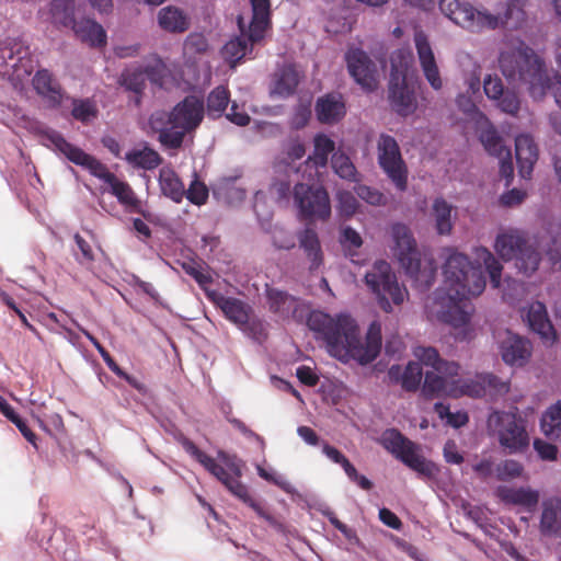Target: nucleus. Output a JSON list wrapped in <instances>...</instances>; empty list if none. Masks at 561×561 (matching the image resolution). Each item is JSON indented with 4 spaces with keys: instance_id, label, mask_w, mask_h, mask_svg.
Wrapping results in <instances>:
<instances>
[{
    "instance_id": "obj_1",
    "label": "nucleus",
    "mask_w": 561,
    "mask_h": 561,
    "mask_svg": "<svg viewBox=\"0 0 561 561\" xmlns=\"http://www.w3.org/2000/svg\"><path fill=\"white\" fill-rule=\"evenodd\" d=\"M443 267L444 283L425 301V313L430 321L446 323L461 329L467 339L470 318L473 311L470 297L479 296L486 282L480 266H474L469 257L455 249L445 250Z\"/></svg>"
},
{
    "instance_id": "obj_2",
    "label": "nucleus",
    "mask_w": 561,
    "mask_h": 561,
    "mask_svg": "<svg viewBox=\"0 0 561 561\" xmlns=\"http://www.w3.org/2000/svg\"><path fill=\"white\" fill-rule=\"evenodd\" d=\"M308 327L325 343L329 354L343 363L351 359L359 364L373 362L381 348V327L370 323L365 340L362 339L356 320L346 312L331 316L322 311H312L308 317Z\"/></svg>"
},
{
    "instance_id": "obj_3",
    "label": "nucleus",
    "mask_w": 561,
    "mask_h": 561,
    "mask_svg": "<svg viewBox=\"0 0 561 561\" xmlns=\"http://www.w3.org/2000/svg\"><path fill=\"white\" fill-rule=\"evenodd\" d=\"M556 73H549L545 61L519 38L503 41L499 53V68L510 83L525 85L529 96L542 100L553 89L556 103L561 107V47L556 53Z\"/></svg>"
},
{
    "instance_id": "obj_4",
    "label": "nucleus",
    "mask_w": 561,
    "mask_h": 561,
    "mask_svg": "<svg viewBox=\"0 0 561 561\" xmlns=\"http://www.w3.org/2000/svg\"><path fill=\"white\" fill-rule=\"evenodd\" d=\"M439 9L450 21L470 32L518 28L526 18L520 0H505L494 12L478 10L470 2L459 0H439Z\"/></svg>"
},
{
    "instance_id": "obj_5",
    "label": "nucleus",
    "mask_w": 561,
    "mask_h": 561,
    "mask_svg": "<svg viewBox=\"0 0 561 561\" xmlns=\"http://www.w3.org/2000/svg\"><path fill=\"white\" fill-rule=\"evenodd\" d=\"M182 446L187 454L194 457L209 473L216 477L234 496L250 506L259 516L266 520L271 517L263 507L251 497L248 488L241 483L243 462L236 456L224 450L213 458L202 451L193 442L184 439Z\"/></svg>"
},
{
    "instance_id": "obj_6",
    "label": "nucleus",
    "mask_w": 561,
    "mask_h": 561,
    "mask_svg": "<svg viewBox=\"0 0 561 561\" xmlns=\"http://www.w3.org/2000/svg\"><path fill=\"white\" fill-rule=\"evenodd\" d=\"M204 117V103L187 96L171 113L156 111L149 118V127L159 134V141L172 149L181 147L184 136L197 128Z\"/></svg>"
},
{
    "instance_id": "obj_7",
    "label": "nucleus",
    "mask_w": 561,
    "mask_h": 561,
    "mask_svg": "<svg viewBox=\"0 0 561 561\" xmlns=\"http://www.w3.org/2000/svg\"><path fill=\"white\" fill-rule=\"evenodd\" d=\"M15 116L18 124L30 133L39 136L42 144L47 148L62 153L69 161L83 167L93 176L102 180L106 184L114 180L115 174L111 173L104 164L80 148L68 142L60 133L48 128L35 118L28 117L20 112H18Z\"/></svg>"
},
{
    "instance_id": "obj_8",
    "label": "nucleus",
    "mask_w": 561,
    "mask_h": 561,
    "mask_svg": "<svg viewBox=\"0 0 561 561\" xmlns=\"http://www.w3.org/2000/svg\"><path fill=\"white\" fill-rule=\"evenodd\" d=\"M541 238L530 240L519 229L510 228L497 233L494 250L503 261L515 262L516 270L525 276L536 273L541 262Z\"/></svg>"
},
{
    "instance_id": "obj_9",
    "label": "nucleus",
    "mask_w": 561,
    "mask_h": 561,
    "mask_svg": "<svg viewBox=\"0 0 561 561\" xmlns=\"http://www.w3.org/2000/svg\"><path fill=\"white\" fill-rule=\"evenodd\" d=\"M389 101L401 116H408L417 107L415 84L412 81L413 55L407 47L394 50L390 56Z\"/></svg>"
},
{
    "instance_id": "obj_10",
    "label": "nucleus",
    "mask_w": 561,
    "mask_h": 561,
    "mask_svg": "<svg viewBox=\"0 0 561 561\" xmlns=\"http://www.w3.org/2000/svg\"><path fill=\"white\" fill-rule=\"evenodd\" d=\"M393 256L398 260L405 274L409 275L420 289H427L434 282L436 266L431 261L421 267V254L410 229L402 224L391 227Z\"/></svg>"
},
{
    "instance_id": "obj_11",
    "label": "nucleus",
    "mask_w": 561,
    "mask_h": 561,
    "mask_svg": "<svg viewBox=\"0 0 561 561\" xmlns=\"http://www.w3.org/2000/svg\"><path fill=\"white\" fill-rule=\"evenodd\" d=\"M51 20L55 24L70 26L78 39L91 47H102L107 35L101 24L91 19L75 20V0H53Z\"/></svg>"
},
{
    "instance_id": "obj_12",
    "label": "nucleus",
    "mask_w": 561,
    "mask_h": 561,
    "mask_svg": "<svg viewBox=\"0 0 561 561\" xmlns=\"http://www.w3.org/2000/svg\"><path fill=\"white\" fill-rule=\"evenodd\" d=\"M380 442L389 453L419 476L432 479L437 474L438 469L436 465L422 455L421 447L404 437L397 430L385 431Z\"/></svg>"
},
{
    "instance_id": "obj_13",
    "label": "nucleus",
    "mask_w": 561,
    "mask_h": 561,
    "mask_svg": "<svg viewBox=\"0 0 561 561\" xmlns=\"http://www.w3.org/2000/svg\"><path fill=\"white\" fill-rule=\"evenodd\" d=\"M365 280L386 312L392 311V304L399 306L407 298L405 288L399 285L387 261H376L371 270L366 273Z\"/></svg>"
},
{
    "instance_id": "obj_14",
    "label": "nucleus",
    "mask_w": 561,
    "mask_h": 561,
    "mask_svg": "<svg viewBox=\"0 0 561 561\" xmlns=\"http://www.w3.org/2000/svg\"><path fill=\"white\" fill-rule=\"evenodd\" d=\"M488 430L496 436L502 447L511 454L523 451L529 445V436L522 417L512 412L493 411L488 417Z\"/></svg>"
},
{
    "instance_id": "obj_15",
    "label": "nucleus",
    "mask_w": 561,
    "mask_h": 561,
    "mask_svg": "<svg viewBox=\"0 0 561 561\" xmlns=\"http://www.w3.org/2000/svg\"><path fill=\"white\" fill-rule=\"evenodd\" d=\"M314 182L308 180L293 182L294 204L302 218L327 220L331 216L329 195L323 187L314 186Z\"/></svg>"
},
{
    "instance_id": "obj_16",
    "label": "nucleus",
    "mask_w": 561,
    "mask_h": 561,
    "mask_svg": "<svg viewBox=\"0 0 561 561\" xmlns=\"http://www.w3.org/2000/svg\"><path fill=\"white\" fill-rule=\"evenodd\" d=\"M306 154V147L299 140H290L283 152V157L277 165L278 170L287 176L286 181L279 180L272 184L271 193L275 195L278 202H288L293 182L304 180V162L297 165Z\"/></svg>"
},
{
    "instance_id": "obj_17",
    "label": "nucleus",
    "mask_w": 561,
    "mask_h": 561,
    "mask_svg": "<svg viewBox=\"0 0 561 561\" xmlns=\"http://www.w3.org/2000/svg\"><path fill=\"white\" fill-rule=\"evenodd\" d=\"M378 163L387 176L400 191L407 188L408 169L402 159L397 140L381 134L377 140Z\"/></svg>"
},
{
    "instance_id": "obj_18",
    "label": "nucleus",
    "mask_w": 561,
    "mask_h": 561,
    "mask_svg": "<svg viewBox=\"0 0 561 561\" xmlns=\"http://www.w3.org/2000/svg\"><path fill=\"white\" fill-rule=\"evenodd\" d=\"M481 121L483 129L480 134V140L490 154L499 158L500 173L502 178L506 180V184L508 185L513 179L514 172L511 150L503 145L502 138L499 136L490 121L486 117H483Z\"/></svg>"
},
{
    "instance_id": "obj_19",
    "label": "nucleus",
    "mask_w": 561,
    "mask_h": 561,
    "mask_svg": "<svg viewBox=\"0 0 561 561\" xmlns=\"http://www.w3.org/2000/svg\"><path fill=\"white\" fill-rule=\"evenodd\" d=\"M483 91L486 98L501 112L516 116L520 110V98L512 89H505L502 79L496 75H488L483 79Z\"/></svg>"
},
{
    "instance_id": "obj_20",
    "label": "nucleus",
    "mask_w": 561,
    "mask_h": 561,
    "mask_svg": "<svg viewBox=\"0 0 561 561\" xmlns=\"http://www.w3.org/2000/svg\"><path fill=\"white\" fill-rule=\"evenodd\" d=\"M497 346L503 362L512 367L526 365L531 356L530 342L508 330L499 334Z\"/></svg>"
},
{
    "instance_id": "obj_21",
    "label": "nucleus",
    "mask_w": 561,
    "mask_h": 561,
    "mask_svg": "<svg viewBox=\"0 0 561 561\" xmlns=\"http://www.w3.org/2000/svg\"><path fill=\"white\" fill-rule=\"evenodd\" d=\"M414 45L424 78L433 90H440L443 88V79L427 35L422 31H416L414 34Z\"/></svg>"
},
{
    "instance_id": "obj_22",
    "label": "nucleus",
    "mask_w": 561,
    "mask_h": 561,
    "mask_svg": "<svg viewBox=\"0 0 561 561\" xmlns=\"http://www.w3.org/2000/svg\"><path fill=\"white\" fill-rule=\"evenodd\" d=\"M345 59L350 75L364 90L376 89L378 83L376 67L365 51L351 48L347 50Z\"/></svg>"
},
{
    "instance_id": "obj_23",
    "label": "nucleus",
    "mask_w": 561,
    "mask_h": 561,
    "mask_svg": "<svg viewBox=\"0 0 561 561\" xmlns=\"http://www.w3.org/2000/svg\"><path fill=\"white\" fill-rule=\"evenodd\" d=\"M165 66L160 59H156L152 65L146 68L130 67L125 69L121 77V84L127 90L139 94L145 88L146 80H150L154 84L162 87V73Z\"/></svg>"
},
{
    "instance_id": "obj_24",
    "label": "nucleus",
    "mask_w": 561,
    "mask_h": 561,
    "mask_svg": "<svg viewBox=\"0 0 561 561\" xmlns=\"http://www.w3.org/2000/svg\"><path fill=\"white\" fill-rule=\"evenodd\" d=\"M313 154L304 161L302 179L308 181H318L320 169L325 168L328 159L335 149V142L325 134H317L313 138Z\"/></svg>"
},
{
    "instance_id": "obj_25",
    "label": "nucleus",
    "mask_w": 561,
    "mask_h": 561,
    "mask_svg": "<svg viewBox=\"0 0 561 561\" xmlns=\"http://www.w3.org/2000/svg\"><path fill=\"white\" fill-rule=\"evenodd\" d=\"M207 297L222 311L229 321L241 329L248 324L251 313V308L248 304L234 297H227L216 290H207Z\"/></svg>"
},
{
    "instance_id": "obj_26",
    "label": "nucleus",
    "mask_w": 561,
    "mask_h": 561,
    "mask_svg": "<svg viewBox=\"0 0 561 561\" xmlns=\"http://www.w3.org/2000/svg\"><path fill=\"white\" fill-rule=\"evenodd\" d=\"M525 320L531 331L537 333L545 344L552 345L554 343L557 332L542 302H531L525 313Z\"/></svg>"
},
{
    "instance_id": "obj_27",
    "label": "nucleus",
    "mask_w": 561,
    "mask_h": 561,
    "mask_svg": "<svg viewBox=\"0 0 561 561\" xmlns=\"http://www.w3.org/2000/svg\"><path fill=\"white\" fill-rule=\"evenodd\" d=\"M495 494L504 504L520 506L527 512H534L540 499L539 491L529 486L499 485Z\"/></svg>"
},
{
    "instance_id": "obj_28",
    "label": "nucleus",
    "mask_w": 561,
    "mask_h": 561,
    "mask_svg": "<svg viewBox=\"0 0 561 561\" xmlns=\"http://www.w3.org/2000/svg\"><path fill=\"white\" fill-rule=\"evenodd\" d=\"M301 81V72L294 65H283L273 75L270 94L277 99L291 96Z\"/></svg>"
},
{
    "instance_id": "obj_29",
    "label": "nucleus",
    "mask_w": 561,
    "mask_h": 561,
    "mask_svg": "<svg viewBox=\"0 0 561 561\" xmlns=\"http://www.w3.org/2000/svg\"><path fill=\"white\" fill-rule=\"evenodd\" d=\"M515 153L519 175L529 179L538 159L537 145L529 134H520L515 138Z\"/></svg>"
},
{
    "instance_id": "obj_30",
    "label": "nucleus",
    "mask_w": 561,
    "mask_h": 561,
    "mask_svg": "<svg viewBox=\"0 0 561 561\" xmlns=\"http://www.w3.org/2000/svg\"><path fill=\"white\" fill-rule=\"evenodd\" d=\"M33 87L36 92L47 102L49 107L57 108L61 105L65 93L51 73L46 70H38L33 78Z\"/></svg>"
},
{
    "instance_id": "obj_31",
    "label": "nucleus",
    "mask_w": 561,
    "mask_h": 561,
    "mask_svg": "<svg viewBox=\"0 0 561 561\" xmlns=\"http://www.w3.org/2000/svg\"><path fill=\"white\" fill-rule=\"evenodd\" d=\"M456 376H447L446 374H436L427 371L425 374L422 393L425 398L435 397H453L457 398L458 391L456 387Z\"/></svg>"
},
{
    "instance_id": "obj_32",
    "label": "nucleus",
    "mask_w": 561,
    "mask_h": 561,
    "mask_svg": "<svg viewBox=\"0 0 561 561\" xmlns=\"http://www.w3.org/2000/svg\"><path fill=\"white\" fill-rule=\"evenodd\" d=\"M413 356L417 359L419 364L432 367L438 374H446L447 376L459 375V365L455 362L443 360L437 350L432 346H415L413 348Z\"/></svg>"
},
{
    "instance_id": "obj_33",
    "label": "nucleus",
    "mask_w": 561,
    "mask_h": 561,
    "mask_svg": "<svg viewBox=\"0 0 561 561\" xmlns=\"http://www.w3.org/2000/svg\"><path fill=\"white\" fill-rule=\"evenodd\" d=\"M317 117L321 123L333 124L341 121L346 113L345 103L339 93H329L316 103Z\"/></svg>"
},
{
    "instance_id": "obj_34",
    "label": "nucleus",
    "mask_w": 561,
    "mask_h": 561,
    "mask_svg": "<svg viewBox=\"0 0 561 561\" xmlns=\"http://www.w3.org/2000/svg\"><path fill=\"white\" fill-rule=\"evenodd\" d=\"M389 379L401 383L407 391L419 389L423 376L422 367L417 362H409L404 369L399 365H393L388 371Z\"/></svg>"
},
{
    "instance_id": "obj_35",
    "label": "nucleus",
    "mask_w": 561,
    "mask_h": 561,
    "mask_svg": "<svg viewBox=\"0 0 561 561\" xmlns=\"http://www.w3.org/2000/svg\"><path fill=\"white\" fill-rule=\"evenodd\" d=\"M561 530V497L551 496L542 502L540 531L546 536L557 535Z\"/></svg>"
},
{
    "instance_id": "obj_36",
    "label": "nucleus",
    "mask_w": 561,
    "mask_h": 561,
    "mask_svg": "<svg viewBox=\"0 0 561 561\" xmlns=\"http://www.w3.org/2000/svg\"><path fill=\"white\" fill-rule=\"evenodd\" d=\"M157 21L160 28L169 33H184L190 27L188 15L174 5L160 9Z\"/></svg>"
},
{
    "instance_id": "obj_37",
    "label": "nucleus",
    "mask_w": 561,
    "mask_h": 561,
    "mask_svg": "<svg viewBox=\"0 0 561 561\" xmlns=\"http://www.w3.org/2000/svg\"><path fill=\"white\" fill-rule=\"evenodd\" d=\"M250 3L253 15L249 25V37L252 42H259L270 24V0H250Z\"/></svg>"
},
{
    "instance_id": "obj_38",
    "label": "nucleus",
    "mask_w": 561,
    "mask_h": 561,
    "mask_svg": "<svg viewBox=\"0 0 561 561\" xmlns=\"http://www.w3.org/2000/svg\"><path fill=\"white\" fill-rule=\"evenodd\" d=\"M238 25L241 31V36L231 38L222 48L224 58L232 67H234L237 61L247 56V54L251 50V45L255 43L250 39L249 34L245 36L244 22L242 16L238 18Z\"/></svg>"
},
{
    "instance_id": "obj_39",
    "label": "nucleus",
    "mask_w": 561,
    "mask_h": 561,
    "mask_svg": "<svg viewBox=\"0 0 561 561\" xmlns=\"http://www.w3.org/2000/svg\"><path fill=\"white\" fill-rule=\"evenodd\" d=\"M298 241L310 262V271L318 270L322 265L323 254L317 232L311 228H306L298 234Z\"/></svg>"
},
{
    "instance_id": "obj_40",
    "label": "nucleus",
    "mask_w": 561,
    "mask_h": 561,
    "mask_svg": "<svg viewBox=\"0 0 561 561\" xmlns=\"http://www.w3.org/2000/svg\"><path fill=\"white\" fill-rule=\"evenodd\" d=\"M159 186L162 194L175 203L182 202L185 187L175 171L170 167H163L159 171Z\"/></svg>"
},
{
    "instance_id": "obj_41",
    "label": "nucleus",
    "mask_w": 561,
    "mask_h": 561,
    "mask_svg": "<svg viewBox=\"0 0 561 561\" xmlns=\"http://www.w3.org/2000/svg\"><path fill=\"white\" fill-rule=\"evenodd\" d=\"M267 299L271 310L282 318L294 316L297 311V299L285 291L270 288L267 289Z\"/></svg>"
},
{
    "instance_id": "obj_42",
    "label": "nucleus",
    "mask_w": 561,
    "mask_h": 561,
    "mask_svg": "<svg viewBox=\"0 0 561 561\" xmlns=\"http://www.w3.org/2000/svg\"><path fill=\"white\" fill-rule=\"evenodd\" d=\"M125 159L134 168L142 170H152L161 163L159 153L148 147L129 150Z\"/></svg>"
},
{
    "instance_id": "obj_43",
    "label": "nucleus",
    "mask_w": 561,
    "mask_h": 561,
    "mask_svg": "<svg viewBox=\"0 0 561 561\" xmlns=\"http://www.w3.org/2000/svg\"><path fill=\"white\" fill-rule=\"evenodd\" d=\"M473 253L476 262L482 264L485 267L492 286L494 288L500 287L503 271L502 264L495 259L490 250L484 247L476 248Z\"/></svg>"
},
{
    "instance_id": "obj_44",
    "label": "nucleus",
    "mask_w": 561,
    "mask_h": 561,
    "mask_svg": "<svg viewBox=\"0 0 561 561\" xmlns=\"http://www.w3.org/2000/svg\"><path fill=\"white\" fill-rule=\"evenodd\" d=\"M214 194L222 198L227 204L237 206L245 198V190L237 184V179L227 178L219 181Z\"/></svg>"
},
{
    "instance_id": "obj_45",
    "label": "nucleus",
    "mask_w": 561,
    "mask_h": 561,
    "mask_svg": "<svg viewBox=\"0 0 561 561\" xmlns=\"http://www.w3.org/2000/svg\"><path fill=\"white\" fill-rule=\"evenodd\" d=\"M454 207L443 198H436L433 203L432 211L436 230L439 234H449L454 226Z\"/></svg>"
},
{
    "instance_id": "obj_46",
    "label": "nucleus",
    "mask_w": 561,
    "mask_h": 561,
    "mask_svg": "<svg viewBox=\"0 0 561 561\" xmlns=\"http://www.w3.org/2000/svg\"><path fill=\"white\" fill-rule=\"evenodd\" d=\"M540 427L548 437L558 438L561 435V400L548 408L542 414Z\"/></svg>"
},
{
    "instance_id": "obj_47",
    "label": "nucleus",
    "mask_w": 561,
    "mask_h": 561,
    "mask_svg": "<svg viewBox=\"0 0 561 561\" xmlns=\"http://www.w3.org/2000/svg\"><path fill=\"white\" fill-rule=\"evenodd\" d=\"M71 115L82 124H90L99 114L96 102L92 99H71Z\"/></svg>"
},
{
    "instance_id": "obj_48",
    "label": "nucleus",
    "mask_w": 561,
    "mask_h": 561,
    "mask_svg": "<svg viewBox=\"0 0 561 561\" xmlns=\"http://www.w3.org/2000/svg\"><path fill=\"white\" fill-rule=\"evenodd\" d=\"M230 102V94L227 88L220 85L214 89L207 98V111L211 117L222 115Z\"/></svg>"
},
{
    "instance_id": "obj_49",
    "label": "nucleus",
    "mask_w": 561,
    "mask_h": 561,
    "mask_svg": "<svg viewBox=\"0 0 561 561\" xmlns=\"http://www.w3.org/2000/svg\"><path fill=\"white\" fill-rule=\"evenodd\" d=\"M340 242L346 256H348L352 262L357 263L358 261L355 256L357 255V250L363 244L360 234L351 227H344L341 230Z\"/></svg>"
},
{
    "instance_id": "obj_50",
    "label": "nucleus",
    "mask_w": 561,
    "mask_h": 561,
    "mask_svg": "<svg viewBox=\"0 0 561 561\" xmlns=\"http://www.w3.org/2000/svg\"><path fill=\"white\" fill-rule=\"evenodd\" d=\"M434 411L440 420L455 428L466 425L469 421L468 414L465 411L458 410L456 412H451L449 407L442 402L435 403Z\"/></svg>"
},
{
    "instance_id": "obj_51",
    "label": "nucleus",
    "mask_w": 561,
    "mask_h": 561,
    "mask_svg": "<svg viewBox=\"0 0 561 561\" xmlns=\"http://www.w3.org/2000/svg\"><path fill=\"white\" fill-rule=\"evenodd\" d=\"M455 390L459 392L457 398L461 396L472 398H481L485 396V386L484 382H482V374L477 375L473 379H456Z\"/></svg>"
},
{
    "instance_id": "obj_52",
    "label": "nucleus",
    "mask_w": 561,
    "mask_h": 561,
    "mask_svg": "<svg viewBox=\"0 0 561 561\" xmlns=\"http://www.w3.org/2000/svg\"><path fill=\"white\" fill-rule=\"evenodd\" d=\"M110 192L116 196L118 202L127 207H135L138 203L137 197L131 187L114 175V180L108 183Z\"/></svg>"
},
{
    "instance_id": "obj_53",
    "label": "nucleus",
    "mask_w": 561,
    "mask_h": 561,
    "mask_svg": "<svg viewBox=\"0 0 561 561\" xmlns=\"http://www.w3.org/2000/svg\"><path fill=\"white\" fill-rule=\"evenodd\" d=\"M331 164L334 172L342 179L356 181L357 171L351 159L342 153L334 152L332 154Z\"/></svg>"
},
{
    "instance_id": "obj_54",
    "label": "nucleus",
    "mask_w": 561,
    "mask_h": 561,
    "mask_svg": "<svg viewBox=\"0 0 561 561\" xmlns=\"http://www.w3.org/2000/svg\"><path fill=\"white\" fill-rule=\"evenodd\" d=\"M495 478L500 481H511L514 479L519 478L524 472V467L520 462L513 460V459H506L501 462H499L495 466Z\"/></svg>"
},
{
    "instance_id": "obj_55",
    "label": "nucleus",
    "mask_w": 561,
    "mask_h": 561,
    "mask_svg": "<svg viewBox=\"0 0 561 561\" xmlns=\"http://www.w3.org/2000/svg\"><path fill=\"white\" fill-rule=\"evenodd\" d=\"M256 471L257 474L280 488L283 491L289 494H294L296 492L295 488L291 485V483L286 479L285 476L278 473L276 470H274L272 467H264L262 465H256Z\"/></svg>"
},
{
    "instance_id": "obj_56",
    "label": "nucleus",
    "mask_w": 561,
    "mask_h": 561,
    "mask_svg": "<svg viewBox=\"0 0 561 561\" xmlns=\"http://www.w3.org/2000/svg\"><path fill=\"white\" fill-rule=\"evenodd\" d=\"M253 209L263 229H267L272 219V208L266 194L257 191L254 195Z\"/></svg>"
},
{
    "instance_id": "obj_57",
    "label": "nucleus",
    "mask_w": 561,
    "mask_h": 561,
    "mask_svg": "<svg viewBox=\"0 0 561 561\" xmlns=\"http://www.w3.org/2000/svg\"><path fill=\"white\" fill-rule=\"evenodd\" d=\"M482 382L485 386V394L492 397L504 396L510 390V382L502 380L493 374H482Z\"/></svg>"
},
{
    "instance_id": "obj_58",
    "label": "nucleus",
    "mask_w": 561,
    "mask_h": 561,
    "mask_svg": "<svg viewBox=\"0 0 561 561\" xmlns=\"http://www.w3.org/2000/svg\"><path fill=\"white\" fill-rule=\"evenodd\" d=\"M182 267L185 273L192 276L207 294V285L211 283V276L209 273L204 271L203 267L195 262H185L182 264Z\"/></svg>"
},
{
    "instance_id": "obj_59",
    "label": "nucleus",
    "mask_w": 561,
    "mask_h": 561,
    "mask_svg": "<svg viewBox=\"0 0 561 561\" xmlns=\"http://www.w3.org/2000/svg\"><path fill=\"white\" fill-rule=\"evenodd\" d=\"M546 254L553 266L561 270V230L550 234L547 243Z\"/></svg>"
},
{
    "instance_id": "obj_60",
    "label": "nucleus",
    "mask_w": 561,
    "mask_h": 561,
    "mask_svg": "<svg viewBox=\"0 0 561 561\" xmlns=\"http://www.w3.org/2000/svg\"><path fill=\"white\" fill-rule=\"evenodd\" d=\"M80 331L84 334V336L91 342V344L98 350L99 354L105 362L106 366L115 374L123 375V370L112 358L110 353L100 344V342L87 330L83 328H79Z\"/></svg>"
},
{
    "instance_id": "obj_61",
    "label": "nucleus",
    "mask_w": 561,
    "mask_h": 561,
    "mask_svg": "<svg viewBox=\"0 0 561 561\" xmlns=\"http://www.w3.org/2000/svg\"><path fill=\"white\" fill-rule=\"evenodd\" d=\"M184 196L195 205H203L208 198V190L204 183L198 180H194L190 187L185 190Z\"/></svg>"
},
{
    "instance_id": "obj_62",
    "label": "nucleus",
    "mask_w": 561,
    "mask_h": 561,
    "mask_svg": "<svg viewBox=\"0 0 561 561\" xmlns=\"http://www.w3.org/2000/svg\"><path fill=\"white\" fill-rule=\"evenodd\" d=\"M311 117L310 103H299L295 106L291 117L290 126L295 129H300L307 125Z\"/></svg>"
},
{
    "instance_id": "obj_63",
    "label": "nucleus",
    "mask_w": 561,
    "mask_h": 561,
    "mask_svg": "<svg viewBox=\"0 0 561 561\" xmlns=\"http://www.w3.org/2000/svg\"><path fill=\"white\" fill-rule=\"evenodd\" d=\"M337 208L343 216H352L357 209V199L355 196L347 191H339L336 194Z\"/></svg>"
},
{
    "instance_id": "obj_64",
    "label": "nucleus",
    "mask_w": 561,
    "mask_h": 561,
    "mask_svg": "<svg viewBox=\"0 0 561 561\" xmlns=\"http://www.w3.org/2000/svg\"><path fill=\"white\" fill-rule=\"evenodd\" d=\"M37 421L41 428L50 435L64 431V421L58 413L45 414L43 417L37 416Z\"/></svg>"
}]
</instances>
